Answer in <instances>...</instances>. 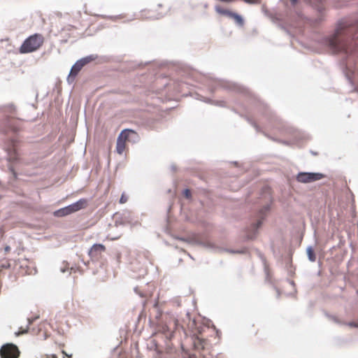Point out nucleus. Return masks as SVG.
I'll use <instances>...</instances> for the list:
<instances>
[{
	"instance_id": "obj_14",
	"label": "nucleus",
	"mask_w": 358,
	"mask_h": 358,
	"mask_svg": "<svg viewBox=\"0 0 358 358\" xmlns=\"http://www.w3.org/2000/svg\"><path fill=\"white\" fill-rule=\"evenodd\" d=\"M229 17L233 18L236 24H238L240 26L243 25V20L242 17L236 13H231Z\"/></svg>"
},
{
	"instance_id": "obj_26",
	"label": "nucleus",
	"mask_w": 358,
	"mask_h": 358,
	"mask_svg": "<svg viewBox=\"0 0 358 358\" xmlns=\"http://www.w3.org/2000/svg\"><path fill=\"white\" fill-rule=\"evenodd\" d=\"M296 1H297V0H291L292 3L293 4L296 3Z\"/></svg>"
},
{
	"instance_id": "obj_22",
	"label": "nucleus",
	"mask_w": 358,
	"mask_h": 358,
	"mask_svg": "<svg viewBox=\"0 0 358 358\" xmlns=\"http://www.w3.org/2000/svg\"><path fill=\"white\" fill-rule=\"evenodd\" d=\"M246 3H254L259 2V0H243Z\"/></svg>"
},
{
	"instance_id": "obj_15",
	"label": "nucleus",
	"mask_w": 358,
	"mask_h": 358,
	"mask_svg": "<svg viewBox=\"0 0 358 358\" xmlns=\"http://www.w3.org/2000/svg\"><path fill=\"white\" fill-rule=\"evenodd\" d=\"M215 9L216 10V12L220 15H226V16H228L229 17L230 16V14H231V11L227 10V9H224L222 7H221L220 6H216L215 7Z\"/></svg>"
},
{
	"instance_id": "obj_13",
	"label": "nucleus",
	"mask_w": 358,
	"mask_h": 358,
	"mask_svg": "<svg viewBox=\"0 0 358 358\" xmlns=\"http://www.w3.org/2000/svg\"><path fill=\"white\" fill-rule=\"evenodd\" d=\"M96 59V56L94 55H90L85 57H83L80 59H79L78 62L82 64L83 66H85L86 64L90 63L91 62L95 60Z\"/></svg>"
},
{
	"instance_id": "obj_4",
	"label": "nucleus",
	"mask_w": 358,
	"mask_h": 358,
	"mask_svg": "<svg viewBox=\"0 0 358 358\" xmlns=\"http://www.w3.org/2000/svg\"><path fill=\"white\" fill-rule=\"evenodd\" d=\"M45 42V38L41 34H34L27 38L19 48L21 54L35 52L40 49Z\"/></svg>"
},
{
	"instance_id": "obj_7",
	"label": "nucleus",
	"mask_w": 358,
	"mask_h": 358,
	"mask_svg": "<svg viewBox=\"0 0 358 358\" xmlns=\"http://www.w3.org/2000/svg\"><path fill=\"white\" fill-rule=\"evenodd\" d=\"M324 178V175L318 173H299L296 180L300 182L307 183L319 180Z\"/></svg>"
},
{
	"instance_id": "obj_2",
	"label": "nucleus",
	"mask_w": 358,
	"mask_h": 358,
	"mask_svg": "<svg viewBox=\"0 0 358 358\" xmlns=\"http://www.w3.org/2000/svg\"><path fill=\"white\" fill-rule=\"evenodd\" d=\"M188 329L190 331L194 346L199 350H209L212 348L211 341L209 337L216 334L219 336L218 331L210 328L196 320L192 321L188 324Z\"/></svg>"
},
{
	"instance_id": "obj_6",
	"label": "nucleus",
	"mask_w": 358,
	"mask_h": 358,
	"mask_svg": "<svg viewBox=\"0 0 358 358\" xmlns=\"http://www.w3.org/2000/svg\"><path fill=\"white\" fill-rule=\"evenodd\" d=\"M0 355L1 358H18L20 351L16 345L8 343L1 347Z\"/></svg>"
},
{
	"instance_id": "obj_12",
	"label": "nucleus",
	"mask_w": 358,
	"mask_h": 358,
	"mask_svg": "<svg viewBox=\"0 0 358 358\" xmlns=\"http://www.w3.org/2000/svg\"><path fill=\"white\" fill-rule=\"evenodd\" d=\"M71 213H73V210L71 209V205H69L68 206H66L64 208H60V209L56 210L54 213V215L56 217H64V216L70 215Z\"/></svg>"
},
{
	"instance_id": "obj_16",
	"label": "nucleus",
	"mask_w": 358,
	"mask_h": 358,
	"mask_svg": "<svg viewBox=\"0 0 358 358\" xmlns=\"http://www.w3.org/2000/svg\"><path fill=\"white\" fill-rule=\"evenodd\" d=\"M8 155L10 161L15 162L18 159V155L15 148H13V150L10 151Z\"/></svg>"
},
{
	"instance_id": "obj_23",
	"label": "nucleus",
	"mask_w": 358,
	"mask_h": 358,
	"mask_svg": "<svg viewBox=\"0 0 358 358\" xmlns=\"http://www.w3.org/2000/svg\"><path fill=\"white\" fill-rule=\"evenodd\" d=\"M62 352L63 355H64L66 357H67L69 358H71V357H72L71 355H67L66 352L64 350H62Z\"/></svg>"
},
{
	"instance_id": "obj_21",
	"label": "nucleus",
	"mask_w": 358,
	"mask_h": 358,
	"mask_svg": "<svg viewBox=\"0 0 358 358\" xmlns=\"http://www.w3.org/2000/svg\"><path fill=\"white\" fill-rule=\"evenodd\" d=\"M184 196L186 198H187V199L190 198L191 197V192H190V190L188 189H185V191H184Z\"/></svg>"
},
{
	"instance_id": "obj_11",
	"label": "nucleus",
	"mask_w": 358,
	"mask_h": 358,
	"mask_svg": "<svg viewBox=\"0 0 358 358\" xmlns=\"http://www.w3.org/2000/svg\"><path fill=\"white\" fill-rule=\"evenodd\" d=\"M88 205V201L86 199H80L78 201L71 204L73 213L77 212L81 209L85 208Z\"/></svg>"
},
{
	"instance_id": "obj_10",
	"label": "nucleus",
	"mask_w": 358,
	"mask_h": 358,
	"mask_svg": "<svg viewBox=\"0 0 358 358\" xmlns=\"http://www.w3.org/2000/svg\"><path fill=\"white\" fill-rule=\"evenodd\" d=\"M269 210V206L268 205L264 206L259 213L258 215V220L256 224L253 225V228L255 229H257L262 224V220L264 219L265 216L266 215V213Z\"/></svg>"
},
{
	"instance_id": "obj_17",
	"label": "nucleus",
	"mask_w": 358,
	"mask_h": 358,
	"mask_svg": "<svg viewBox=\"0 0 358 358\" xmlns=\"http://www.w3.org/2000/svg\"><path fill=\"white\" fill-rule=\"evenodd\" d=\"M307 253H308L309 259L311 262H315V255L313 250L311 248H308L307 249Z\"/></svg>"
},
{
	"instance_id": "obj_9",
	"label": "nucleus",
	"mask_w": 358,
	"mask_h": 358,
	"mask_svg": "<svg viewBox=\"0 0 358 358\" xmlns=\"http://www.w3.org/2000/svg\"><path fill=\"white\" fill-rule=\"evenodd\" d=\"M83 66L78 61L76 64L72 66L70 73L68 76L67 80L69 83H73L75 80V78L83 69Z\"/></svg>"
},
{
	"instance_id": "obj_3",
	"label": "nucleus",
	"mask_w": 358,
	"mask_h": 358,
	"mask_svg": "<svg viewBox=\"0 0 358 358\" xmlns=\"http://www.w3.org/2000/svg\"><path fill=\"white\" fill-rule=\"evenodd\" d=\"M0 113L3 114V124L8 131H17L20 129L17 117V110L15 105L13 103H7L0 106Z\"/></svg>"
},
{
	"instance_id": "obj_5",
	"label": "nucleus",
	"mask_w": 358,
	"mask_h": 358,
	"mask_svg": "<svg viewBox=\"0 0 358 358\" xmlns=\"http://www.w3.org/2000/svg\"><path fill=\"white\" fill-rule=\"evenodd\" d=\"M132 136H136V133L131 129H124L121 131L117 139L116 152L122 155L127 149V143L130 141Z\"/></svg>"
},
{
	"instance_id": "obj_25",
	"label": "nucleus",
	"mask_w": 358,
	"mask_h": 358,
	"mask_svg": "<svg viewBox=\"0 0 358 358\" xmlns=\"http://www.w3.org/2000/svg\"><path fill=\"white\" fill-rule=\"evenodd\" d=\"M50 358H57V357L55 355H51Z\"/></svg>"
},
{
	"instance_id": "obj_1",
	"label": "nucleus",
	"mask_w": 358,
	"mask_h": 358,
	"mask_svg": "<svg viewBox=\"0 0 358 358\" xmlns=\"http://www.w3.org/2000/svg\"><path fill=\"white\" fill-rule=\"evenodd\" d=\"M349 37H352L355 45L358 43V24L352 25L347 21L340 22L335 34L329 38L328 45L334 52L350 54L353 50L348 43Z\"/></svg>"
},
{
	"instance_id": "obj_24",
	"label": "nucleus",
	"mask_w": 358,
	"mask_h": 358,
	"mask_svg": "<svg viewBox=\"0 0 358 358\" xmlns=\"http://www.w3.org/2000/svg\"><path fill=\"white\" fill-rule=\"evenodd\" d=\"M10 248L9 246H6V247L5 248V250H6V252L10 251Z\"/></svg>"
},
{
	"instance_id": "obj_19",
	"label": "nucleus",
	"mask_w": 358,
	"mask_h": 358,
	"mask_svg": "<svg viewBox=\"0 0 358 358\" xmlns=\"http://www.w3.org/2000/svg\"><path fill=\"white\" fill-rule=\"evenodd\" d=\"M182 358H198V357L194 354H190L187 352H184L182 353Z\"/></svg>"
},
{
	"instance_id": "obj_18",
	"label": "nucleus",
	"mask_w": 358,
	"mask_h": 358,
	"mask_svg": "<svg viewBox=\"0 0 358 358\" xmlns=\"http://www.w3.org/2000/svg\"><path fill=\"white\" fill-rule=\"evenodd\" d=\"M31 323V322L29 320V324L28 325L24 328L23 329L22 327H20L19 331L15 334L16 336H20V335H22V334H26L28 332V330H29V325Z\"/></svg>"
},
{
	"instance_id": "obj_27",
	"label": "nucleus",
	"mask_w": 358,
	"mask_h": 358,
	"mask_svg": "<svg viewBox=\"0 0 358 358\" xmlns=\"http://www.w3.org/2000/svg\"><path fill=\"white\" fill-rule=\"evenodd\" d=\"M118 238H111V240H115V239H117Z\"/></svg>"
},
{
	"instance_id": "obj_8",
	"label": "nucleus",
	"mask_w": 358,
	"mask_h": 358,
	"mask_svg": "<svg viewBox=\"0 0 358 358\" xmlns=\"http://www.w3.org/2000/svg\"><path fill=\"white\" fill-rule=\"evenodd\" d=\"M106 247L102 244H94L93 245L90 251L89 256L92 259H98L101 257L102 252H105Z\"/></svg>"
},
{
	"instance_id": "obj_20",
	"label": "nucleus",
	"mask_w": 358,
	"mask_h": 358,
	"mask_svg": "<svg viewBox=\"0 0 358 358\" xmlns=\"http://www.w3.org/2000/svg\"><path fill=\"white\" fill-rule=\"evenodd\" d=\"M127 201H128V196L124 193H123L120 197V203L123 204V203H125Z\"/></svg>"
},
{
	"instance_id": "obj_28",
	"label": "nucleus",
	"mask_w": 358,
	"mask_h": 358,
	"mask_svg": "<svg viewBox=\"0 0 358 358\" xmlns=\"http://www.w3.org/2000/svg\"><path fill=\"white\" fill-rule=\"evenodd\" d=\"M64 358H65V357H64Z\"/></svg>"
}]
</instances>
